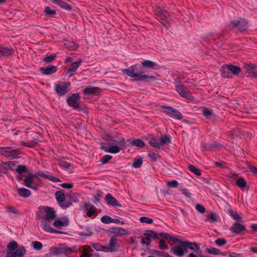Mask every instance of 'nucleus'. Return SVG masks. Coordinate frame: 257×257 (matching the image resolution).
<instances>
[{"instance_id": "5701e85b", "label": "nucleus", "mask_w": 257, "mask_h": 257, "mask_svg": "<svg viewBox=\"0 0 257 257\" xmlns=\"http://www.w3.org/2000/svg\"><path fill=\"white\" fill-rule=\"evenodd\" d=\"M112 232L114 233L116 236H120L127 234L128 231L124 228L114 227L112 229Z\"/></svg>"}, {"instance_id": "de8ad7c7", "label": "nucleus", "mask_w": 257, "mask_h": 257, "mask_svg": "<svg viewBox=\"0 0 257 257\" xmlns=\"http://www.w3.org/2000/svg\"><path fill=\"white\" fill-rule=\"evenodd\" d=\"M1 167L2 168L1 173L7 174L8 171L10 170V166L7 163L2 162L1 164Z\"/></svg>"}, {"instance_id": "0eeeda50", "label": "nucleus", "mask_w": 257, "mask_h": 257, "mask_svg": "<svg viewBox=\"0 0 257 257\" xmlns=\"http://www.w3.org/2000/svg\"><path fill=\"white\" fill-rule=\"evenodd\" d=\"M40 210L44 211L45 216L43 219L50 221L54 219L56 217V212L51 208L48 206H41L40 208Z\"/></svg>"}, {"instance_id": "473e14b6", "label": "nucleus", "mask_w": 257, "mask_h": 257, "mask_svg": "<svg viewBox=\"0 0 257 257\" xmlns=\"http://www.w3.org/2000/svg\"><path fill=\"white\" fill-rule=\"evenodd\" d=\"M130 144L133 146H135L140 148L145 146V144L144 142L140 139H133L130 140Z\"/></svg>"}, {"instance_id": "c756f323", "label": "nucleus", "mask_w": 257, "mask_h": 257, "mask_svg": "<svg viewBox=\"0 0 257 257\" xmlns=\"http://www.w3.org/2000/svg\"><path fill=\"white\" fill-rule=\"evenodd\" d=\"M220 70L221 73V75L223 77L228 78L231 77L228 68L227 67V65H224L222 67H221Z\"/></svg>"}, {"instance_id": "5fc2aeb1", "label": "nucleus", "mask_w": 257, "mask_h": 257, "mask_svg": "<svg viewBox=\"0 0 257 257\" xmlns=\"http://www.w3.org/2000/svg\"><path fill=\"white\" fill-rule=\"evenodd\" d=\"M143 163V160L141 159H139L135 161L133 164V167L135 168H140Z\"/></svg>"}, {"instance_id": "8fccbe9b", "label": "nucleus", "mask_w": 257, "mask_h": 257, "mask_svg": "<svg viewBox=\"0 0 257 257\" xmlns=\"http://www.w3.org/2000/svg\"><path fill=\"white\" fill-rule=\"evenodd\" d=\"M202 113L204 116L208 117L212 115L213 110L211 109H208L206 107H204L202 110Z\"/></svg>"}, {"instance_id": "338daca9", "label": "nucleus", "mask_w": 257, "mask_h": 257, "mask_svg": "<svg viewBox=\"0 0 257 257\" xmlns=\"http://www.w3.org/2000/svg\"><path fill=\"white\" fill-rule=\"evenodd\" d=\"M247 166L251 172L257 175V168L251 164H249V163H247Z\"/></svg>"}, {"instance_id": "49530a36", "label": "nucleus", "mask_w": 257, "mask_h": 257, "mask_svg": "<svg viewBox=\"0 0 257 257\" xmlns=\"http://www.w3.org/2000/svg\"><path fill=\"white\" fill-rule=\"evenodd\" d=\"M236 184L239 188H244L246 185V182L243 178L240 177L238 179Z\"/></svg>"}, {"instance_id": "9d476101", "label": "nucleus", "mask_w": 257, "mask_h": 257, "mask_svg": "<svg viewBox=\"0 0 257 257\" xmlns=\"http://www.w3.org/2000/svg\"><path fill=\"white\" fill-rule=\"evenodd\" d=\"M69 85V83L67 84L65 82H59L55 85V90L57 94L64 95L67 93L68 86Z\"/></svg>"}, {"instance_id": "f704fd0d", "label": "nucleus", "mask_w": 257, "mask_h": 257, "mask_svg": "<svg viewBox=\"0 0 257 257\" xmlns=\"http://www.w3.org/2000/svg\"><path fill=\"white\" fill-rule=\"evenodd\" d=\"M149 144L152 147L159 148L160 147V143L159 139L157 138H152L149 141Z\"/></svg>"}, {"instance_id": "c03bdc74", "label": "nucleus", "mask_w": 257, "mask_h": 257, "mask_svg": "<svg viewBox=\"0 0 257 257\" xmlns=\"http://www.w3.org/2000/svg\"><path fill=\"white\" fill-rule=\"evenodd\" d=\"M188 169L190 170V171H191L192 172H193L197 176H200L201 174V171L193 165H189L188 166Z\"/></svg>"}, {"instance_id": "58836bf2", "label": "nucleus", "mask_w": 257, "mask_h": 257, "mask_svg": "<svg viewBox=\"0 0 257 257\" xmlns=\"http://www.w3.org/2000/svg\"><path fill=\"white\" fill-rule=\"evenodd\" d=\"M47 220H45L44 219L42 218L41 220V225L43 229L46 231L50 232L52 227L50 226V225L46 222Z\"/></svg>"}, {"instance_id": "423d86ee", "label": "nucleus", "mask_w": 257, "mask_h": 257, "mask_svg": "<svg viewBox=\"0 0 257 257\" xmlns=\"http://www.w3.org/2000/svg\"><path fill=\"white\" fill-rule=\"evenodd\" d=\"M55 197L57 201L59 203L60 206L63 209H66L72 205L71 202L64 203L65 201V195L62 191H58L55 193Z\"/></svg>"}, {"instance_id": "3c124183", "label": "nucleus", "mask_w": 257, "mask_h": 257, "mask_svg": "<svg viewBox=\"0 0 257 257\" xmlns=\"http://www.w3.org/2000/svg\"><path fill=\"white\" fill-rule=\"evenodd\" d=\"M32 243L34 248L36 250H41L42 248V243L39 241H34Z\"/></svg>"}, {"instance_id": "69168bd1", "label": "nucleus", "mask_w": 257, "mask_h": 257, "mask_svg": "<svg viewBox=\"0 0 257 257\" xmlns=\"http://www.w3.org/2000/svg\"><path fill=\"white\" fill-rule=\"evenodd\" d=\"M178 182L176 180H173V181H169L168 183H167V185L168 187H171V188H176L178 186Z\"/></svg>"}, {"instance_id": "7ed1b4c3", "label": "nucleus", "mask_w": 257, "mask_h": 257, "mask_svg": "<svg viewBox=\"0 0 257 257\" xmlns=\"http://www.w3.org/2000/svg\"><path fill=\"white\" fill-rule=\"evenodd\" d=\"M230 23L232 28H236L239 31L245 30L248 27L247 21L243 18L231 20Z\"/></svg>"}, {"instance_id": "72a5a7b5", "label": "nucleus", "mask_w": 257, "mask_h": 257, "mask_svg": "<svg viewBox=\"0 0 257 257\" xmlns=\"http://www.w3.org/2000/svg\"><path fill=\"white\" fill-rule=\"evenodd\" d=\"M159 236L162 238H164L165 239H168L169 240H171L173 241H175V242L179 241V240L177 238L174 237L172 235H170V234H169L168 233H164V232L160 233H159Z\"/></svg>"}, {"instance_id": "20e7f679", "label": "nucleus", "mask_w": 257, "mask_h": 257, "mask_svg": "<svg viewBox=\"0 0 257 257\" xmlns=\"http://www.w3.org/2000/svg\"><path fill=\"white\" fill-rule=\"evenodd\" d=\"M161 107L163 108L167 109L164 112L170 117L178 120L182 119L183 116L182 114L177 109L171 106L166 105H162Z\"/></svg>"}, {"instance_id": "6e6552de", "label": "nucleus", "mask_w": 257, "mask_h": 257, "mask_svg": "<svg viewBox=\"0 0 257 257\" xmlns=\"http://www.w3.org/2000/svg\"><path fill=\"white\" fill-rule=\"evenodd\" d=\"M176 89L182 97L188 99H191L192 98L191 93L187 90L185 86L182 84H178L176 86Z\"/></svg>"}, {"instance_id": "bf43d9fd", "label": "nucleus", "mask_w": 257, "mask_h": 257, "mask_svg": "<svg viewBox=\"0 0 257 257\" xmlns=\"http://www.w3.org/2000/svg\"><path fill=\"white\" fill-rule=\"evenodd\" d=\"M141 242H142V243L145 244L148 246L150 244L151 239L150 237H148L147 236H144L142 238Z\"/></svg>"}, {"instance_id": "e2e57ef3", "label": "nucleus", "mask_w": 257, "mask_h": 257, "mask_svg": "<svg viewBox=\"0 0 257 257\" xmlns=\"http://www.w3.org/2000/svg\"><path fill=\"white\" fill-rule=\"evenodd\" d=\"M226 240L224 238H218L215 241V242L219 246H221L225 244L226 243Z\"/></svg>"}, {"instance_id": "603ef678", "label": "nucleus", "mask_w": 257, "mask_h": 257, "mask_svg": "<svg viewBox=\"0 0 257 257\" xmlns=\"http://www.w3.org/2000/svg\"><path fill=\"white\" fill-rule=\"evenodd\" d=\"M140 220L142 223H146L148 224H151L153 222V220L152 218L145 216L140 217Z\"/></svg>"}, {"instance_id": "ea45409f", "label": "nucleus", "mask_w": 257, "mask_h": 257, "mask_svg": "<svg viewBox=\"0 0 257 257\" xmlns=\"http://www.w3.org/2000/svg\"><path fill=\"white\" fill-rule=\"evenodd\" d=\"M206 251L208 253L211 254H216V255L224 254L223 252H221L220 250H219V249H218L216 248H207Z\"/></svg>"}, {"instance_id": "7c9ffc66", "label": "nucleus", "mask_w": 257, "mask_h": 257, "mask_svg": "<svg viewBox=\"0 0 257 257\" xmlns=\"http://www.w3.org/2000/svg\"><path fill=\"white\" fill-rule=\"evenodd\" d=\"M185 244H187V247H188V248L194 250L196 252H198L199 251L200 248L196 242L185 241Z\"/></svg>"}, {"instance_id": "c9c22d12", "label": "nucleus", "mask_w": 257, "mask_h": 257, "mask_svg": "<svg viewBox=\"0 0 257 257\" xmlns=\"http://www.w3.org/2000/svg\"><path fill=\"white\" fill-rule=\"evenodd\" d=\"M159 141L160 146L167 145L171 142L170 137L167 135L165 136L164 137H162L160 139H159Z\"/></svg>"}, {"instance_id": "cd10ccee", "label": "nucleus", "mask_w": 257, "mask_h": 257, "mask_svg": "<svg viewBox=\"0 0 257 257\" xmlns=\"http://www.w3.org/2000/svg\"><path fill=\"white\" fill-rule=\"evenodd\" d=\"M142 66L147 67L148 68H150L152 69H155L156 67L157 66V64L153 61L146 60L144 61H143L141 63Z\"/></svg>"}, {"instance_id": "393cba45", "label": "nucleus", "mask_w": 257, "mask_h": 257, "mask_svg": "<svg viewBox=\"0 0 257 257\" xmlns=\"http://www.w3.org/2000/svg\"><path fill=\"white\" fill-rule=\"evenodd\" d=\"M100 91V88L97 87L87 86L84 89L85 94H96Z\"/></svg>"}, {"instance_id": "ddd939ff", "label": "nucleus", "mask_w": 257, "mask_h": 257, "mask_svg": "<svg viewBox=\"0 0 257 257\" xmlns=\"http://www.w3.org/2000/svg\"><path fill=\"white\" fill-rule=\"evenodd\" d=\"M255 66L251 64H245L244 68L246 70L247 77H255L257 78V72L254 70Z\"/></svg>"}, {"instance_id": "2f4dec72", "label": "nucleus", "mask_w": 257, "mask_h": 257, "mask_svg": "<svg viewBox=\"0 0 257 257\" xmlns=\"http://www.w3.org/2000/svg\"><path fill=\"white\" fill-rule=\"evenodd\" d=\"M19 194L24 197H28L31 195L30 191L24 188H20L18 189Z\"/></svg>"}, {"instance_id": "4d7b16f0", "label": "nucleus", "mask_w": 257, "mask_h": 257, "mask_svg": "<svg viewBox=\"0 0 257 257\" xmlns=\"http://www.w3.org/2000/svg\"><path fill=\"white\" fill-rule=\"evenodd\" d=\"M180 191L182 192V194L186 197L191 198V194L189 191L186 188L180 189Z\"/></svg>"}, {"instance_id": "864d4df0", "label": "nucleus", "mask_w": 257, "mask_h": 257, "mask_svg": "<svg viewBox=\"0 0 257 257\" xmlns=\"http://www.w3.org/2000/svg\"><path fill=\"white\" fill-rule=\"evenodd\" d=\"M92 231L91 229L89 227H87L85 230L81 233V235L83 236H90L92 235Z\"/></svg>"}, {"instance_id": "9b49d317", "label": "nucleus", "mask_w": 257, "mask_h": 257, "mask_svg": "<svg viewBox=\"0 0 257 257\" xmlns=\"http://www.w3.org/2000/svg\"><path fill=\"white\" fill-rule=\"evenodd\" d=\"M119 245L117 242V239L112 237L109 240L108 246H106V251L107 252H114L119 249Z\"/></svg>"}, {"instance_id": "bb28decb", "label": "nucleus", "mask_w": 257, "mask_h": 257, "mask_svg": "<svg viewBox=\"0 0 257 257\" xmlns=\"http://www.w3.org/2000/svg\"><path fill=\"white\" fill-rule=\"evenodd\" d=\"M156 14L161 18L162 20L164 18H167L169 17V14L167 11L160 8H158L156 10Z\"/></svg>"}, {"instance_id": "412c9836", "label": "nucleus", "mask_w": 257, "mask_h": 257, "mask_svg": "<svg viewBox=\"0 0 257 257\" xmlns=\"http://www.w3.org/2000/svg\"><path fill=\"white\" fill-rule=\"evenodd\" d=\"M101 149L106 152H109L110 153H117L121 150V148L116 146H113L110 148H108L105 146L102 145L101 146Z\"/></svg>"}, {"instance_id": "b1692460", "label": "nucleus", "mask_w": 257, "mask_h": 257, "mask_svg": "<svg viewBox=\"0 0 257 257\" xmlns=\"http://www.w3.org/2000/svg\"><path fill=\"white\" fill-rule=\"evenodd\" d=\"M53 3L57 4L62 9L67 10H70L71 9V7L68 5L67 3L61 1V0H50Z\"/></svg>"}, {"instance_id": "dca6fc26", "label": "nucleus", "mask_w": 257, "mask_h": 257, "mask_svg": "<svg viewBox=\"0 0 257 257\" xmlns=\"http://www.w3.org/2000/svg\"><path fill=\"white\" fill-rule=\"evenodd\" d=\"M36 177V175H33L32 174H30L27 175L26 178L24 180V185L28 188L33 189L34 190H36V187L33 186L32 183L34 181V178Z\"/></svg>"}, {"instance_id": "a878e982", "label": "nucleus", "mask_w": 257, "mask_h": 257, "mask_svg": "<svg viewBox=\"0 0 257 257\" xmlns=\"http://www.w3.org/2000/svg\"><path fill=\"white\" fill-rule=\"evenodd\" d=\"M109 145H113L115 144L119 145H121L123 146H125V142L124 141V140L122 138H119L117 139L114 140L112 139L111 138H110V139L109 140Z\"/></svg>"}, {"instance_id": "f3484780", "label": "nucleus", "mask_w": 257, "mask_h": 257, "mask_svg": "<svg viewBox=\"0 0 257 257\" xmlns=\"http://www.w3.org/2000/svg\"><path fill=\"white\" fill-rule=\"evenodd\" d=\"M184 244H185V241H180V243L177 246L172 248L171 249V251H172L175 254L178 256H182L183 255V248L185 249Z\"/></svg>"}, {"instance_id": "4468645a", "label": "nucleus", "mask_w": 257, "mask_h": 257, "mask_svg": "<svg viewBox=\"0 0 257 257\" xmlns=\"http://www.w3.org/2000/svg\"><path fill=\"white\" fill-rule=\"evenodd\" d=\"M104 200L107 204H108V205L118 207L121 206V205L120 204L117 203V200L109 193L106 194L104 198Z\"/></svg>"}, {"instance_id": "a19ab883", "label": "nucleus", "mask_w": 257, "mask_h": 257, "mask_svg": "<svg viewBox=\"0 0 257 257\" xmlns=\"http://www.w3.org/2000/svg\"><path fill=\"white\" fill-rule=\"evenodd\" d=\"M85 248H84L82 251V254L81 255L83 257H89L90 252H93V250L92 249L90 246H85Z\"/></svg>"}, {"instance_id": "e433bc0d", "label": "nucleus", "mask_w": 257, "mask_h": 257, "mask_svg": "<svg viewBox=\"0 0 257 257\" xmlns=\"http://www.w3.org/2000/svg\"><path fill=\"white\" fill-rule=\"evenodd\" d=\"M68 224V221H61L59 219L55 220L53 222V225L55 227H60L62 226H67Z\"/></svg>"}, {"instance_id": "c85d7f7f", "label": "nucleus", "mask_w": 257, "mask_h": 257, "mask_svg": "<svg viewBox=\"0 0 257 257\" xmlns=\"http://www.w3.org/2000/svg\"><path fill=\"white\" fill-rule=\"evenodd\" d=\"M227 67L229 71L234 75H238L241 71V68L239 67L232 64L227 65Z\"/></svg>"}, {"instance_id": "a211bd4d", "label": "nucleus", "mask_w": 257, "mask_h": 257, "mask_svg": "<svg viewBox=\"0 0 257 257\" xmlns=\"http://www.w3.org/2000/svg\"><path fill=\"white\" fill-rule=\"evenodd\" d=\"M57 70V66L51 65L40 68L41 73L44 75H51L54 73Z\"/></svg>"}, {"instance_id": "4be33fe9", "label": "nucleus", "mask_w": 257, "mask_h": 257, "mask_svg": "<svg viewBox=\"0 0 257 257\" xmlns=\"http://www.w3.org/2000/svg\"><path fill=\"white\" fill-rule=\"evenodd\" d=\"M14 52L12 48L2 47L0 49V58L2 57H8L11 55Z\"/></svg>"}, {"instance_id": "f03ea898", "label": "nucleus", "mask_w": 257, "mask_h": 257, "mask_svg": "<svg viewBox=\"0 0 257 257\" xmlns=\"http://www.w3.org/2000/svg\"><path fill=\"white\" fill-rule=\"evenodd\" d=\"M73 250L71 248L62 244L56 247H51L50 249V252L53 255L60 254H69Z\"/></svg>"}, {"instance_id": "1a4fd4ad", "label": "nucleus", "mask_w": 257, "mask_h": 257, "mask_svg": "<svg viewBox=\"0 0 257 257\" xmlns=\"http://www.w3.org/2000/svg\"><path fill=\"white\" fill-rule=\"evenodd\" d=\"M26 252V250L23 246H19L13 251H8L5 257H22Z\"/></svg>"}, {"instance_id": "09e8293b", "label": "nucleus", "mask_w": 257, "mask_h": 257, "mask_svg": "<svg viewBox=\"0 0 257 257\" xmlns=\"http://www.w3.org/2000/svg\"><path fill=\"white\" fill-rule=\"evenodd\" d=\"M56 57V54L50 55L49 56L45 57L43 59V61L47 63H51L52 61H53L55 60Z\"/></svg>"}, {"instance_id": "6ab92c4d", "label": "nucleus", "mask_w": 257, "mask_h": 257, "mask_svg": "<svg viewBox=\"0 0 257 257\" xmlns=\"http://www.w3.org/2000/svg\"><path fill=\"white\" fill-rule=\"evenodd\" d=\"M82 60H79L73 62L70 68L67 69V74H69V76H73V73L75 72L78 67L80 65Z\"/></svg>"}, {"instance_id": "052dcab7", "label": "nucleus", "mask_w": 257, "mask_h": 257, "mask_svg": "<svg viewBox=\"0 0 257 257\" xmlns=\"http://www.w3.org/2000/svg\"><path fill=\"white\" fill-rule=\"evenodd\" d=\"M45 12L47 15L52 16L56 14V11L55 10H51L48 7H47L45 9Z\"/></svg>"}, {"instance_id": "aec40b11", "label": "nucleus", "mask_w": 257, "mask_h": 257, "mask_svg": "<svg viewBox=\"0 0 257 257\" xmlns=\"http://www.w3.org/2000/svg\"><path fill=\"white\" fill-rule=\"evenodd\" d=\"M245 230V227L243 225L239 223H234L230 228V230L232 233H239L242 231Z\"/></svg>"}, {"instance_id": "4c0bfd02", "label": "nucleus", "mask_w": 257, "mask_h": 257, "mask_svg": "<svg viewBox=\"0 0 257 257\" xmlns=\"http://www.w3.org/2000/svg\"><path fill=\"white\" fill-rule=\"evenodd\" d=\"M217 215L215 213L211 212L207 215V218L205 219L206 221L215 222L217 221Z\"/></svg>"}, {"instance_id": "79ce46f5", "label": "nucleus", "mask_w": 257, "mask_h": 257, "mask_svg": "<svg viewBox=\"0 0 257 257\" xmlns=\"http://www.w3.org/2000/svg\"><path fill=\"white\" fill-rule=\"evenodd\" d=\"M93 247L97 251H106V246L101 245L98 243H94L92 244Z\"/></svg>"}, {"instance_id": "f257e3e1", "label": "nucleus", "mask_w": 257, "mask_h": 257, "mask_svg": "<svg viewBox=\"0 0 257 257\" xmlns=\"http://www.w3.org/2000/svg\"><path fill=\"white\" fill-rule=\"evenodd\" d=\"M122 72L131 77L135 78V80L137 81H143L146 78H149L151 80L156 79L154 76L142 75L143 73L145 72V71L142 66L137 67V65H134L127 69L122 70Z\"/></svg>"}, {"instance_id": "39448f33", "label": "nucleus", "mask_w": 257, "mask_h": 257, "mask_svg": "<svg viewBox=\"0 0 257 257\" xmlns=\"http://www.w3.org/2000/svg\"><path fill=\"white\" fill-rule=\"evenodd\" d=\"M0 153L4 156L10 158H16L20 154L18 149H14L11 147H0Z\"/></svg>"}, {"instance_id": "0e129e2a", "label": "nucleus", "mask_w": 257, "mask_h": 257, "mask_svg": "<svg viewBox=\"0 0 257 257\" xmlns=\"http://www.w3.org/2000/svg\"><path fill=\"white\" fill-rule=\"evenodd\" d=\"M112 156L110 155H105L101 160V162L102 164H106L107 163L111 158Z\"/></svg>"}, {"instance_id": "6e6d98bb", "label": "nucleus", "mask_w": 257, "mask_h": 257, "mask_svg": "<svg viewBox=\"0 0 257 257\" xmlns=\"http://www.w3.org/2000/svg\"><path fill=\"white\" fill-rule=\"evenodd\" d=\"M101 221L104 223H111V218L109 216H107V215H104L103 216L101 219H100Z\"/></svg>"}, {"instance_id": "2eb2a0df", "label": "nucleus", "mask_w": 257, "mask_h": 257, "mask_svg": "<svg viewBox=\"0 0 257 257\" xmlns=\"http://www.w3.org/2000/svg\"><path fill=\"white\" fill-rule=\"evenodd\" d=\"M37 175L39 177L47 179L54 182H61L59 179H58L57 177H54L49 172L45 173L43 172H40L38 173Z\"/></svg>"}, {"instance_id": "f8f14e48", "label": "nucleus", "mask_w": 257, "mask_h": 257, "mask_svg": "<svg viewBox=\"0 0 257 257\" xmlns=\"http://www.w3.org/2000/svg\"><path fill=\"white\" fill-rule=\"evenodd\" d=\"M80 95L78 93H74L67 100L68 105L74 108H79V104L77 102V100L80 98Z\"/></svg>"}, {"instance_id": "774afa93", "label": "nucleus", "mask_w": 257, "mask_h": 257, "mask_svg": "<svg viewBox=\"0 0 257 257\" xmlns=\"http://www.w3.org/2000/svg\"><path fill=\"white\" fill-rule=\"evenodd\" d=\"M166 241L163 240L161 239L159 242V246L160 249H164L167 248V245L165 244Z\"/></svg>"}, {"instance_id": "13d9d810", "label": "nucleus", "mask_w": 257, "mask_h": 257, "mask_svg": "<svg viewBox=\"0 0 257 257\" xmlns=\"http://www.w3.org/2000/svg\"><path fill=\"white\" fill-rule=\"evenodd\" d=\"M58 165L65 169H68L71 166V164L67 162H61Z\"/></svg>"}, {"instance_id": "680f3d73", "label": "nucleus", "mask_w": 257, "mask_h": 257, "mask_svg": "<svg viewBox=\"0 0 257 257\" xmlns=\"http://www.w3.org/2000/svg\"><path fill=\"white\" fill-rule=\"evenodd\" d=\"M196 209L201 213H203L205 212V207L200 204H198L196 205Z\"/></svg>"}, {"instance_id": "a18cd8bd", "label": "nucleus", "mask_w": 257, "mask_h": 257, "mask_svg": "<svg viewBox=\"0 0 257 257\" xmlns=\"http://www.w3.org/2000/svg\"><path fill=\"white\" fill-rule=\"evenodd\" d=\"M7 247L11 251H14L18 247V243L16 241H13L8 244Z\"/></svg>"}, {"instance_id": "37998d69", "label": "nucleus", "mask_w": 257, "mask_h": 257, "mask_svg": "<svg viewBox=\"0 0 257 257\" xmlns=\"http://www.w3.org/2000/svg\"><path fill=\"white\" fill-rule=\"evenodd\" d=\"M28 171L25 165H19L16 169V172L19 175H22L23 173L27 172Z\"/></svg>"}]
</instances>
